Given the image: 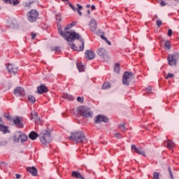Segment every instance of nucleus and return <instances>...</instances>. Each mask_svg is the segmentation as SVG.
<instances>
[{"mask_svg":"<svg viewBox=\"0 0 179 179\" xmlns=\"http://www.w3.org/2000/svg\"><path fill=\"white\" fill-rule=\"evenodd\" d=\"M58 30L60 36L64 38V40H66L68 42L73 43L75 40H79L80 38V35L76 33L75 31H62L61 27H58Z\"/></svg>","mask_w":179,"mask_h":179,"instance_id":"obj_1","label":"nucleus"},{"mask_svg":"<svg viewBox=\"0 0 179 179\" xmlns=\"http://www.w3.org/2000/svg\"><path fill=\"white\" fill-rule=\"evenodd\" d=\"M69 141H75L77 143H86V136L83 131L73 132L69 137Z\"/></svg>","mask_w":179,"mask_h":179,"instance_id":"obj_2","label":"nucleus"},{"mask_svg":"<svg viewBox=\"0 0 179 179\" xmlns=\"http://www.w3.org/2000/svg\"><path fill=\"white\" fill-rule=\"evenodd\" d=\"M78 114H80L82 117H85V118H92L93 117V112L90 110V108L85 106H80L77 110Z\"/></svg>","mask_w":179,"mask_h":179,"instance_id":"obj_3","label":"nucleus"},{"mask_svg":"<svg viewBox=\"0 0 179 179\" xmlns=\"http://www.w3.org/2000/svg\"><path fill=\"white\" fill-rule=\"evenodd\" d=\"M179 58V52H174L173 54L169 55L167 61L170 66H177V62Z\"/></svg>","mask_w":179,"mask_h":179,"instance_id":"obj_4","label":"nucleus"},{"mask_svg":"<svg viewBox=\"0 0 179 179\" xmlns=\"http://www.w3.org/2000/svg\"><path fill=\"white\" fill-rule=\"evenodd\" d=\"M135 76H134V73L129 71H124L122 76V84L125 86H129V83L132 81Z\"/></svg>","mask_w":179,"mask_h":179,"instance_id":"obj_5","label":"nucleus"},{"mask_svg":"<svg viewBox=\"0 0 179 179\" xmlns=\"http://www.w3.org/2000/svg\"><path fill=\"white\" fill-rule=\"evenodd\" d=\"M38 17V12L36 10H31L27 14V19L31 23H34V22H37V18Z\"/></svg>","mask_w":179,"mask_h":179,"instance_id":"obj_6","label":"nucleus"},{"mask_svg":"<svg viewBox=\"0 0 179 179\" xmlns=\"http://www.w3.org/2000/svg\"><path fill=\"white\" fill-rule=\"evenodd\" d=\"M96 54L100 57V58H102L103 61H109L110 57L108 56V52L103 48H99L96 50Z\"/></svg>","mask_w":179,"mask_h":179,"instance_id":"obj_7","label":"nucleus"},{"mask_svg":"<svg viewBox=\"0 0 179 179\" xmlns=\"http://www.w3.org/2000/svg\"><path fill=\"white\" fill-rule=\"evenodd\" d=\"M76 40H80L81 43V45H80L79 48H78L75 43H71V41H69L68 45H69L71 48V50H73L74 51H83L85 50V41L83 38H82V36L79 39H76Z\"/></svg>","mask_w":179,"mask_h":179,"instance_id":"obj_8","label":"nucleus"},{"mask_svg":"<svg viewBox=\"0 0 179 179\" xmlns=\"http://www.w3.org/2000/svg\"><path fill=\"white\" fill-rule=\"evenodd\" d=\"M27 139H29L27 136L26 134H22L20 131L17 132L13 136V141L15 142H19V141H20L22 143H24Z\"/></svg>","mask_w":179,"mask_h":179,"instance_id":"obj_9","label":"nucleus"},{"mask_svg":"<svg viewBox=\"0 0 179 179\" xmlns=\"http://www.w3.org/2000/svg\"><path fill=\"white\" fill-rule=\"evenodd\" d=\"M41 143L45 145V143H50L51 142V134L48 131L43 132V136L40 138Z\"/></svg>","mask_w":179,"mask_h":179,"instance_id":"obj_10","label":"nucleus"},{"mask_svg":"<svg viewBox=\"0 0 179 179\" xmlns=\"http://www.w3.org/2000/svg\"><path fill=\"white\" fill-rule=\"evenodd\" d=\"M31 120H34L35 124H39V125H43V120L40 117H38V115H37V112H31V116H30Z\"/></svg>","mask_w":179,"mask_h":179,"instance_id":"obj_11","label":"nucleus"},{"mask_svg":"<svg viewBox=\"0 0 179 179\" xmlns=\"http://www.w3.org/2000/svg\"><path fill=\"white\" fill-rule=\"evenodd\" d=\"M131 150H134V152L137 153V155H141V156H144V157H146L145 150L143 148H141V147L136 148V145H132Z\"/></svg>","mask_w":179,"mask_h":179,"instance_id":"obj_12","label":"nucleus"},{"mask_svg":"<svg viewBox=\"0 0 179 179\" xmlns=\"http://www.w3.org/2000/svg\"><path fill=\"white\" fill-rule=\"evenodd\" d=\"M6 69L8 70L9 73H13V75H15V73H17L18 68L10 64H6Z\"/></svg>","mask_w":179,"mask_h":179,"instance_id":"obj_13","label":"nucleus"},{"mask_svg":"<svg viewBox=\"0 0 179 179\" xmlns=\"http://www.w3.org/2000/svg\"><path fill=\"white\" fill-rule=\"evenodd\" d=\"M85 58L88 61L94 59V58H96V54H94V52L93 50H87L85 51Z\"/></svg>","mask_w":179,"mask_h":179,"instance_id":"obj_14","label":"nucleus"},{"mask_svg":"<svg viewBox=\"0 0 179 179\" xmlns=\"http://www.w3.org/2000/svg\"><path fill=\"white\" fill-rule=\"evenodd\" d=\"M108 121V117L102 115H99L96 117L95 124H100V122H107Z\"/></svg>","mask_w":179,"mask_h":179,"instance_id":"obj_15","label":"nucleus"},{"mask_svg":"<svg viewBox=\"0 0 179 179\" xmlns=\"http://www.w3.org/2000/svg\"><path fill=\"white\" fill-rule=\"evenodd\" d=\"M15 96L19 97V96H24V89L21 87H17L13 91Z\"/></svg>","mask_w":179,"mask_h":179,"instance_id":"obj_16","label":"nucleus"},{"mask_svg":"<svg viewBox=\"0 0 179 179\" xmlns=\"http://www.w3.org/2000/svg\"><path fill=\"white\" fill-rule=\"evenodd\" d=\"M13 122L17 128H23V123H22V117L17 116L13 119Z\"/></svg>","mask_w":179,"mask_h":179,"instance_id":"obj_17","label":"nucleus"},{"mask_svg":"<svg viewBox=\"0 0 179 179\" xmlns=\"http://www.w3.org/2000/svg\"><path fill=\"white\" fill-rule=\"evenodd\" d=\"M90 29L91 31H96L97 30V22L94 19H92L90 22Z\"/></svg>","mask_w":179,"mask_h":179,"instance_id":"obj_18","label":"nucleus"},{"mask_svg":"<svg viewBox=\"0 0 179 179\" xmlns=\"http://www.w3.org/2000/svg\"><path fill=\"white\" fill-rule=\"evenodd\" d=\"M27 171L29 174H31V176H34V177H37V174H38V171H37V169L36 167H27Z\"/></svg>","mask_w":179,"mask_h":179,"instance_id":"obj_19","label":"nucleus"},{"mask_svg":"<svg viewBox=\"0 0 179 179\" xmlns=\"http://www.w3.org/2000/svg\"><path fill=\"white\" fill-rule=\"evenodd\" d=\"M48 92V88L44 85H41L37 87V92L39 94H43V93H47Z\"/></svg>","mask_w":179,"mask_h":179,"instance_id":"obj_20","label":"nucleus"},{"mask_svg":"<svg viewBox=\"0 0 179 179\" xmlns=\"http://www.w3.org/2000/svg\"><path fill=\"white\" fill-rule=\"evenodd\" d=\"M164 145L166 146L168 149H173L174 146H176V144L170 140L164 141Z\"/></svg>","mask_w":179,"mask_h":179,"instance_id":"obj_21","label":"nucleus"},{"mask_svg":"<svg viewBox=\"0 0 179 179\" xmlns=\"http://www.w3.org/2000/svg\"><path fill=\"white\" fill-rule=\"evenodd\" d=\"M72 177H74V178H78V179H86L83 176H82V174L79 171H73L72 172Z\"/></svg>","mask_w":179,"mask_h":179,"instance_id":"obj_22","label":"nucleus"},{"mask_svg":"<svg viewBox=\"0 0 179 179\" xmlns=\"http://www.w3.org/2000/svg\"><path fill=\"white\" fill-rule=\"evenodd\" d=\"M29 138L30 139H31L32 141H34V140L37 139V138H38V134L37 133H36V131H31L29 134Z\"/></svg>","mask_w":179,"mask_h":179,"instance_id":"obj_23","label":"nucleus"},{"mask_svg":"<svg viewBox=\"0 0 179 179\" xmlns=\"http://www.w3.org/2000/svg\"><path fill=\"white\" fill-rule=\"evenodd\" d=\"M125 125H127V124H125V122H123V123H121L120 124H119L118 128H119V129H120V131L122 132L127 131V127H125Z\"/></svg>","mask_w":179,"mask_h":179,"instance_id":"obj_24","label":"nucleus"},{"mask_svg":"<svg viewBox=\"0 0 179 179\" xmlns=\"http://www.w3.org/2000/svg\"><path fill=\"white\" fill-rule=\"evenodd\" d=\"M73 26H76V22H72V23L68 24L65 28H64V31H68V30H70V29H72Z\"/></svg>","mask_w":179,"mask_h":179,"instance_id":"obj_25","label":"nucleus"},{"mask_svg":"<svg viewBox=\"0 0 179 179\" xmlns=\"http://www.w3.org/2000/svg\"><path fill=\"white\" fill-rule=\"evenodd\" d=\"M77 69L79 72H85V66L82 63L77 64Z\"/></svg>","mask_w":179,"mask_h":179,"instance_id":"obj_26","label":"nucleus"},{"mask_svg":"<svg viewBox=\"0 0 179 179\" xmlns=\"http://www.w3.org/2000/svg\"><path fill=\"white\" fill-rule=\"evenodd\" d=\"M120 71H121V68L120 67V64L116 63L114 66V72H115V73H120Z\"/></svg>","mask_w":179,"mask_h":179,"instance_id":"obj_27","label":"nucleus"},{"mask_svg":"<svg viewBox=\"0 0 179 179\" xmlns=\"http://www.w3.org/2000/svg\"><path fill=\"white\" fill-rule=\"evenodd\" d=\"M164 48V50H170V48H171V45L170 44V41H165Z\"/></svg>","mask_w":179,"mask_h":179,"instance_id":"obj_28","label":"nucleus"},{"mask_svg":"<svg viewBox=\"0 0 179 179\" xmlns=\"http://www.w3.org/2000/svg\"><path fill=\"white\" fill-rule=\"evenodd\" d=\"M110 87H111L110 83H105L102 85L103 90H107V89H110Z\"/></svg>","mask_w":179,"mask_h":179,"instance_id":"obj_29","label":"nucleus"},{"mask_svg":"<svg viewBox=\"0 0 179 179\" xmlns=\"http://www.w3.org/2000/svg\"><path fill=\"white\" fill-rule=\"evenodd\" d=\"M28 101L31 103V104H34L36 103V98L31 95L28 96Z\"/></svg>","mask_w":179,"mask_h":179,"instance_id":"obj_30","label":"nucleus"},{"mask_svg":"<svg viewBox=\"0 0 179 179\" xmlns=\"http://www.w3.org/2000/svg\"><path fill=\"white\" fill-rule=\"evenodd\" d=\"M0 131H1V132H6L8 131V127L0 124Z\"/></svg>","mask_w":179,"mask_h":179,"instance_id":"obj_31","label":"nucleus"},{"mask_svg":"<svg viewBox=\"0 0 179 179\" xmlns=\"http://www.w3.org/2000/svg\"><path fill=\"white\" fill-rule=\"evenodd\" d=\"M64 99H66L67 100H70L71 101H72V100H73V96H72V95H69V94H64L63 96Z\"/></svg>","mask_w":179,"mask_h":179,"instance_id":"obj_32","label":"nucleus"},{"mask_svg":"<svg viewBox=\"0 0 179 179\" xmlns=\"http://www.w3.org/2000/svg\"><path fill=\"white\" fill-rule=\"evenodd\" d=\"M159 176H160V173L154 172L153 178L154 179H159Z\"/></svg>","mask_w":179,"mask_h":179,"instance_id":"obj_33","label":"nucleus"},{"mask_svg":"<svg viewBox=\"0 0 179 179\" xmlns=\"http://www.w3.org/2000/svg\"><path fill=\"white\" fill-rule=\"evenodd\" d=\"M4 117L5 118H7L8 121H12L13 120L12 116H10L9 114H4Z\"/></svg>","mask_w":179,"mask_h":179,"instance_id":"obj_34","label":"nucleus"},{"mask_svg":"<svg viewBox=\"0 0 179 179\" xmlns=\"http://www.w3.org/2000/svg\"><path fill=\"white\" fill-rule=\"evenodd\" d=\"M174 78V74L171 73H169L167 76L166 77V79H170Z\"/></svg>","mask_w":179,"mask_h":179,"instance_id":"obj_35","label":"nucleus"},{"mask_svg":"<svg viewBox=\"0 0 179 179\" xmlns=\"http://www.w3.org/2000/svg\"><path fill=\"white\" fill-rule=\"evenodd\" d=\"M169 171L171 179H174V176H173V172L171 171V168L169 167Z\"/></svg>","mask_w":179,"mask_h":179,"instance_id":"obj_36","label":"nucleus"},{"mask_svg":"<svg viewBox=\"0 0 179 179\" xmlns=\"http://www.w3.org/2000/svg\"><path fill=\"white\" fill-rule=\"evenodd\" d=\"M162 24H163V22H162V20H157V27H160V26H162Z\"/></svg>","mask_w":179,"mask_h":179,"instance_id":"obj_37","label":"nucleus"},{"mask_svg":"<svg viewBox=\"0 0 179 179\" xmlns=\"http://www.w3.org/2000/svg\"><path fill=\"white\" fill-rule=\"evenodd\" d=\"M12 3H13V6H16V5L20 3V1H19V0H13Z\"/></svg>","mask_w":179,"mask_h":179,"instance_id":"obj_38","label":"nucleus"},{"mask_svg":"<svg viewBox=\"0 0 179 179\" xmlns=\"http://www.w3.org/2000/svg\"><path fill=\"white\" fill-rule=\"evenodd\" d=\"M56 20L61 22V13L56 15Z\"/></svg>","mask_w":179,"mask_h":179,"instance_id":"obj_39","label":"nucleus"},{"mask_svg":"<svg viewBox=\"0 0 179 179\" xmlns=\"http://www.w3.org/2000/svg\"><path fill=\"white\" fill-rule=\"evenodd\" d=\"M52 51H56V52H58V51H59V47L56 46V47L52 48Z\"/></svg>","mask_w":179,"mask_h":179,"instance_id":"obj_40","label":"nucleus"},{"mask_svg":"<svg viewBox=\"0 0 179 179\" xmlns=\"http://www.w3.org/2000/svg\"><path fill=\"white\" fill-rule=\"evenodd\" d=\"M115 138H117V139H121V138H122V136H121V134H120V133H116L115 134Z\"/></svg>","mask_w":179,"mask_h":179,"instance_id":"obj_41","label":"nucleus"},{"mask_svg":"<svg viewBox=\"0 0 179 179\" xmlns=\"http://www.w3.org/2000/svg\"><path fill=\"white\" fill-rule=\"evenodd\" d=\"M77 101H78V103H83V97L78 96L77 97Z\"/></svg>","mask_w":179,"mask_h":179,"instance_id":"obj_42","label":"nucleus"},{"mask_svg":"<svg viewBox=\"0 0 179 179\" xmlns=\"http://www.w3.org/2000/svg\"><path fill=\"white\" fill-rule=\"evenodd\" d=\"M168 36L169 37H171L173 36V30L170 29L168 30Z\"/></svg>","mask_w":179,"mask_h":179,"instance_id":"obj_43","label":"nucleus"},{"mask_svg":"<svg viewBox=\"0 0 179 179\" xmlns=\"http://www.w3.org/2000/svg\"><path fill=\"white\" fill-rule=\"evenodd\" d=\"M69 5L70 8H71L72 10H73L74 12L76 11V8H75V6H73V5H72V3H69Z\"/></svg>","mask_w":179,"mask_h":179,"instance_id":"obj_44","label":"nucleus"},{"mask_svg":"<svg viewBox=\"0 0 179 179\" xmlns=\"http://www.w3.org/2000/svg\"><path fill=\"white\" fill-rule=\"evenodd\" d=\"M77 6H78V8H76V9H78V10H82V9H83V7L79 3H77Z\"/></svg>","mask_w":179,"mask_h":179,"instance_id":"obj_45","label":"nucleus"},{"mask_svg":"<svg viewBox=\"0 0 179 179\" xmlns=\"http://www.w3.org/2000/svg\"><path fill=\"white\" fill-rule=\"evenodd\" d=\"M145 90L148 92L150 93V92H152V87L148 86L145 88Z\"/></svg>","mask_w":179,"mask_h":179,"instance_id":"obj_46","label":"nucleus"},{"mask_svg":"<svg viewBox=\"0 0 179 179\" xmlns=\"http://www.w3.org/2000/svg\"><path fill=\"white\" fill-rule=\"evenodd\" d=\"M31 39L34 40L36 38V36H37V34L36 33H31Z\"/></svg>","mask_w":179,"mask_h":179,"instance_id":"obj_47","label":"nucleus"},{"mask_svg":"<svg viewBox=\"0 0 179 179\" xmlns=\"http://www.w3.org/2000/svg\"><path fill=\"white\" fill-rule=\"evenodd\" d=\"M6 3H9L12 5V0H3Z\"/></svg>","mask_w":179,"mask_h":179,"instance_id":"obj_48","label":"nucleus"},{"mask_svg":"<svg viewBox=\"0 0 179 179\" xmlns=\"http://www.w3.org/2000/svg\"><path fill=\"white\" fill-rule=\"evenodd\" d=\"M31 2H28V3H26L25 4V6L26 8H30V6H31Z\"/></svg>","mask_w":179,"mask_h":179,"instance_id":"obj_49","label":"nucleus"},{"mask_svg":"<svg viewBox=\"0 0 179 179\" xmlns=\"http://www.w3.org/2000/svg\"><path fill=\"white\" fill-rule=\"evenodd\" d=\"M166 1H161V2H160V5H161V6H166Z\"/></svg>","mask_w":179,"mask_h":179,"instance_id":"obj_50","label":"nucleus"},{"mask_svg":"<svg viewBox=\"0 0 179 179\" xmlns=\"http://www.w3.org/2000/svg\"><path fill=\"white\" fill-rule=\"evenodd\" d=\"M91 10H96V6L92 5V6H91Z\"/></svg>","mask_w":179,"mask_h":179,"instance_id":"obj_51","label":"nucleus"},{"mask_svg":"<svg viewBox=\"0 0 179 179\" xmlns=\"http://www.w3.org/2000/svg\"><path fill=\"white\" fill-rule=\"evenodd\" d=\"M101 38H102V40H104L105 41H106L108 40L107 37H106V36H104L103 35L101 36Z\"/></svg>","mask_w":179,"mask_h":179,"instance_id":"obj_52","label":"nucleus"},{"mask_svg":"<svg viewBox=\"0 0 179 179\" xmlns=\"http://www.w3.org/2000/svg\"><path fill=\"white\" fill-rule=\"evenodd\" d=\"M76 10H77V12H78L79 16H82V12H80V10L76 9Z\"/></svg>","mask_w":179,"mask_h":179,"instance_id":"obj_53","label":"nucleus"},{"mask_svg":"<svg viewBox=\"0 0 179 179\" xmlns=\"http://www.w3.org/2000/svg\"><path fill=\"white\" fill-rule=\"evenodd\" d=\"M108 45H111V42L108 40L106 41Z\"/></svg>","mask_w":179,"mask_h":179,"instance_id":"obj_54","label":"nucleus"},{"mask_svg":"<svg viewBox=\"0 0 179 179\" xmlns=\"http://www.w3.org/2000/svg\"><path fill=\"white\" fill-rule=\"evenodd\" d=\"M15 176H16V178H19L20 177H21L20 174L17 173Z\"/></svg>","mask_w":179,"mask_h":179,"instance_id":"obj_55","label":"nucleus"},{"mask_svg":"<svg viewBox=\"0 0 179 179\" xmlns=\"http://www.w3.org/2000/svg\"><path fill=\"white\" fill-rule=\"evenodd\" d=\"M86 8H87V9H89V8H90V4H87V5H86Z\"/></svg>","mask_w":179,"mask_h":179,"instance_id":"obj_56","label":"nucleus"},{"mask_svg":"<svg viewBox=\"0 0 179 179\" xmlns=\"http://www.w3.org/2000/svg\"><path fill=\"white\" fill-rule=\"evenodd\" d=\"M62 2H69V0H62Z\"/></svg>","mask_w":179,"mask_h":179,"instance_id":"obj_57","label":"nucleus"},{"mask_svg":"<svg viewBox=\"0 0 179 179\" xmlns=\"http://www.w3.org/2000/svg\"><path fill=\"white\" fill-rule=\"evenodd\" d=\"M87 15H90V10H87Z\"/></svg>","mask_w":179,"mask_h":179,"instance_id":"obj_58","label":"nucleus"},{"mask_svg":"<svg viewBox=\"0 0 179 179\" xmlns=\"http://www.w3.org/2000/svg\"><path fill=\"white\" fill-rule=\"evenodd\" d=\"M0 122L2 124L3 122L2 121L1 117H0Z\"/></svg>","mask_w":179,"mask_h":179,"instance_id":"obj_59","label":"nucleus"},{"mask_svg":"<svg viewBox=\"0 0 179 179\" xmlns=\"http://www.w3.org/2000/svg\"><path fill=\"white\" fill-rule=\"evenodd\" d=\"M156 17H157V15H156Z\"/></svg>","mask_w":179,"mask_h":179,"instance_id":"obj_60","label":"nucleus"},{"mask_svg":"<svg viewBox=\"0 0 179 179\" xmlns=\"http://www.w3.org/2000/svg\"><path fill=\"white\" fill-rule=\"evenodd\" d=\"M129 179H132L131 178H130Z\"/></svg>","mask_w":179,"mask_h":179,"instance_id":"obj_61","label":"nucleus"},{"mask_svg":"<svg viewBox=\"0 0 179 179\" xmlns=\"http://www.w3.org/2000/svg\"><path fill=\"white\" fill-rule=\"evenodd\" d=\"M0 10H1V7H0Z\"/></svg>","mask_w":179,"mask_h":179,"instance_id":"obj_62","label":"nucleus"}]
</instances>
